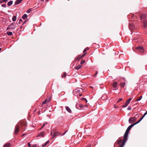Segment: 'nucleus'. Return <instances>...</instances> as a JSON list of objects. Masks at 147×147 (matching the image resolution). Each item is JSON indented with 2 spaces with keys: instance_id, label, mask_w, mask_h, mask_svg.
Listing matches in <instances>:
<instances>
[{
  "instance_id": "1",
  "label": "nucleus",
  "mask_w": 147,
  "mask_h": 147,
  "mask_svg": "<svg viewBox=\"0 0 147 147\" xmlns=\"http://www.w3.org/2000/svg\"><path fill=\"white\" fill-rule=\"evenodd\" d=\"M83 92V90L81 88H77L75 89L73 91V93L74 95L75 96H77V94L78 93H82Z\"/></svg>"
},
{
  "instance_id": "2",
  "label": "nucleus",
  "mask_w": 147,
  "mask_h": 147,
  "mask_svg": "<svg viewBox=\"0 0 147 147\" xmlns=\"http://www.w3.org/2000/svg\"><path fill=\"white\" fill-rule=\"evenodd\" d=\"M128 132L125 131L123 136V140L122 143L121 145L123 146L128 139Z\"/></svg>"
},
{
  "instance_id": "3",
  "label": "nucleus",
  "mask_w": 147,
  "mask_h": 147,
  "mask_svg": "<svg viewBox=\"0 0 147 147\" xmlns=\"http://www.w3.org/2000/svg\"><path fill=\"white\" fill-rule=\"evenodd\" d=\"M53 132L51 131V136H53L52 138V139L54 138H56L57 136H59L61 134V133L60 132L58 131L54 132L53 135Z\"/></svg>"
},
{
  "instance_id": "4",
  "label": "nucleus",
  "mask_w": 147,
  "mask_h": 147,
  "mask_svg": "<svg viewBox=\"0 0 147 147\" xmlns=\"http://www.w3.org/2000/svg\"><path fill=\"white\" fill-rule=\"evenodd\" d=\"M136 49L141 54H143L144 52V49L142 46H140L138 47H136Z\"/></svg>"
},
{
  "instance_id": "5",
  "label": "nucleus",
  "mask_w": 147,
  "mask_h": 147,
  "mask_svg": "<svg viewBox=\"0 0 147 147\" xmlns=\"http://www.w3.org/2000/svg\"><path fill=\"white\" fill-rule=\"evenodd\" d=\"M136 117H133L130 118L129 120V123H133L136 120Z\"/></svg>"
},
{
  "instance_id": "6",
  "label": "nucleus",
  "mask_w": 147,
  "mask_h": 147,
  "mask_svg": "<svg viewBox=\"0 0 147 147\" xmlns=\"http://www.w3.org/2000/svg\"><path fill=\"white\" fill-rule=\"evenodd\" d=\"M16 27L14 23H12L9 26V29H15Z\"/></svg>"
},
{
  "instance_id": "7",
  "label": "nucleus",
  "mask_w": 147,
  "mask_h": 147,
  "mask_svg": "<svg viewBox=\"0 0 147 147\" xmlns=\"http://www.w3.org/2000/svg\"><path fill=\"white\" fill-rule=\"evenodd\" d=\"M117 82H113L112 84L113 87L114 88L113 90H116L117 89Z\"/></svg>"
},
{
  "instance_id": "8",
  "label": "nucleus",
  "mask_w": 147,
  "mask_h": 147,
  "mask_svg": "<svg viewBox=\"0 0 147 147\" xmlns=\"http://www.w3.org/2000/svg\"><path fill=\"white\" fill-rule=\"evenodd\" d=\"M129 28L131 30H133L135 29L134 25L133 24H129Z\"/></svg>"
},
{
  "instance_id": "9",
  "label": "nucleus",
  "mask_w": 147,
  "mask_h": 147,
  "mask_svg": "<svg viewBox=\"0 0 147 147\" xmlns=\"http://www.w3.org/2000/svg\"><path fill=\"white\" fill-rule=\"evenodd\" d=\"M19 131V127L17 125L16 126L15 129L14 133L16 134H17Z\"/></svg>"
},
{
  "instance_id": "10",
  "label": "nucleus",
  "mask_w": 147,
  "mask_h": 147,
  "mask_svg": "<svg viewBox=\"0 0 147 147\" xmlns=\"http://www.w3.org/2000/svg\"><path fill=\"white\" fill-rule=\"evenodd\" d=\"M23 1V0H17L15 2V4L14 5V6L17 5L18 4L20 3L22 1Z\"/></svg>"
},
{
  "instance_id": "11",
  "label": "nucleus",
  "mask_w": 147,
  "mask_h": 147,
  "mask_svg": "<svg viewBox=\"0 0 147 147\" xmlns=\"http://www.w3.org/2000/svg\"><path fill=\"white\" fill-rule=\"evenodd\" d=\"M45 132H42L40 133V134H38V137H43L45 135Z\"/></svg>"
},
{
  "instance_id": "12",
  "label": "nucleus",
  "mask_w": 147,
  "mask_h": 147,
  "mask_svg": "<svg viewBox=\"0 0 147 147\" xmlns=\"http://www.w3.org/2000/svg\"><path fill=\"white\" fill-rule=\"evenodd\" d=\"M144 27H147V20L146 19L144 20Z\"/></svg>"
},
{
  "instance_id": "13",
  "label": "nucleus",
  "mask_w": 147,
  "mask_h": 147,
  "mask_svg": "<svg viewBox=\"0 0 147 147\" xmlns=\"http://www.w3.org/2000/svg\"><path fill=\"white\" fill-rule=\"evenodd\" d=\"M65 109L69 113H71V111L70 109L68 107H66Z\"/></svg>"
},
{
  "instance_id": "14",
  "label": "nucleus",
  "mask_w": 147,
  "mask_h": 147,
  "mask_svg": "<svg viewBox=\"0 0 147 147\" xmlns=\"http://www.w3.org/2000/svg\"><path fill=\"white\" fill-rule=\"evenodd\" d=\"M62 120V117H59L56 120V121H56V122H57L58 123H59V122H60Z\"/></svg>"
},
{
  "instance_id": "15",
  "label": "nucleus",
  "mask_w": 147,
  "mask_h": 147,
  "mask_svg": "<svg viewBox=\"0 0 147 147\" xmlns=\"http://www.w3.org/2000/svg\"><path fill=\"white\" fill-rule=\"evenodd\" d=\"M132 127V126L131 125L128 127L127 129L126 130V131L129 133Z\"/></svg>"
},
{
  "instance_id": "16",
  "label": "nucleus",
  "mask_w": 147,
  "mask_h": 147,
  "mask_svg": "<svg viewBox=\"0 0 147 147\" xmlns=\"http://www.w3.org/2000/svg\"><path fill=\"white\" fill-rule=\"evenodd\" d=\"M145 18V15L144 14H142L140 16V18L141 19H144Z\"/></svg>"
},
{
  "instance_id": "17",
  "label": "nucleus",
  "mask_w": 147,
  "mask_h": 147,
  "mask_svg": "<svg viewBox=\"0 0 147 147\" xmlns=\"http://www.w3.org/2000/svg\"><path fill=\"white\" fill-rule=\"evenodd\" d=\"M13 1H10L8 2L7 3V5L8 6H11L13 3Z\"/></svg>"
},
{
  "instance_id": "18",
  "label": "nucleus",
  "mask_w": 147,
  "mask_h": 147,
  "mask_svg": "<svg viewBox=\"0 0 147 147\" xmlns=\"http://www.w3.org/2000/svg\"><path fill=\"white\" fill-rule=\"evenodd\" d=\"M81 68V65H78L76 67H75V69H79Z\"/></svg>"
},
{
  "instance_id": "19",
  "label": "nucleus",
  "mask_w": 147,
  "mask_h": 147,
  "mask_svg": "<svg viewBox=\"0 0 147 147\" xmlns=\"http://www.w3.org/2000/svg\"><path fill=\"white\" fill-rule=\"evenodd\" d=\"M122 140L121 139H119L117 141V143L118 144H120Z\"/></svg>"
},
{
  "instance_id": "20",
  "label": "nucleus",
  "mask_w": 147,
  "mask_h": 147,
  "mask_svg": "<svg viewBox=\"0 0 147 147\" xmlns=\"http://www.w3.org/2000/svg\"><path fill=\"white\" fill-rule=\"evenodd\" d=\"M131 98H129L125 102L127 104H128L129 103L130 101L131 100Z\"/></svg>"
},
{
  "instance_id": "21",
  "label": "nucleus",
  "mask_w": 147,
  "mask_h": 147,
  "mask_svg": "<svg viewBox=\"0 0 147 147\" xmlns=\"http://www.w3.org/2000/svg\"><path fill=\"white\" fill-rule=\"evenodd\" d=\"M10 146V144L9 143H7L4 145V147H9Z\"/></svg>"
},
{
  "instance_id": "22",
  "label": "nucleus",
  "mask_w": 147,
  "mask_h": 147,
  "mask_svg": "<svg viewBox=\"0 0 147 147\" xmlns=\"http://www.w3.org/2000/svg\"><path fill=\"white\" fill-rule=\"evenodd\" d=\"M27 15L26 14H25L22 17V18L24 19H25L27 18Z\"/></svg>"
},
{
  "instance_id": "23",
  "label": "nucleus",
  "mask_w": 147,
  "mask_h": 147,
  "mask_svg": "<svg viewBox=\"0 0 147 147\" xmlns=\"http://www.w3.org/2000/svg\"><path fill=\"white\" fill-rule=\"evenodd\" d=\"M125 82H123L121 84V87L123 88L124 87L125 85Z\"/></svg>"
},
{
  "instance_id": "24",
  "label": "nucleus",
  "mask_w": 147,
  "mask_h": 147,
  "mask_svg": "<svg viewBox=\"0 0 147 147\" xmlns=\"http://www.w3.org/2000/svg\"><path fill=\"white\" fill-rule=\"evenodd\" d=\"M128 105V104H127L125 102V104L122 106V107L123 108H124L126 107Z\"/></svg>"
},
{
  "instance_id": "25",
  "label": "nucleus",
  "mask_w": 147,
  "mask_h": 147,
  "mask_svg": "<svg viewBox=\"0 0 147 147\" xmlns=\"http://www.w3.org/2000/svg\"><path fill=\"white\" fill-rule=\"evenodd\" d=\"M16 16H14L12 18V20L13 22H15L16 21Z\"/></svg>"
},
{
  "instance_id": "26",
  "label": "nucleus",
  "mask_w": 147,
  "mask_h": 147,
  "mask_svg": "<svg viewBox=\"0 0 147 147\" xmlns=\"http://www.w3.org/2000/svg\"><path fill=\"white\" fill-rule=\"evenodd\" d=\"M7 35L9 36H10L12 34V32H7Z\"/></svg>"
},
{
  "instance_id": "27",
  "label": "nucleus",
  "mask_w": 147,
  "mask_h": 147,
  "mask_svg": "<svg viewBox=\"0 0 147 147\" xmlns=\"http://www.w3.org/2000/svg\"><path fill=\"white\" fill-rule=\"evenodd\" d=\"M86 54V53H85L83 55H82L81 57H78L77 58H76V59L78 60H79L81 58H82V57H83V56H84V55Z\"/></svg>"
},
{
  "instance_id": "28",
  "label": "nucleus",
  "mask_w": 147,
  "mask_h": 147,
  "mask_svg": "<svg viewBox=\"0 0 147 147\" xmlns=\"http://www.w3.org/2000/svg\"><path fill=\"white\" fill-rule=\"evenodd\" d=\"M82 101H85L86 102V103H87V102H88V101L87 100V99L85 98H83L82 99Z\"/></svg>"
},
{
  "instance_id": "29",
  "label": "nucleus",
  "mask_w": 147,
  "mask_h": 147,
  "mask_svg": "<svg viewBox=\"0 0 147 147\" xmlns=\"http://www.w3.org/2000/svg\"><path fill=\"white\" fill-rule=\"evenodd\" d=\"M142 98V96H140L136 100V101H140V100H141Z\"/></svg>"
},
{
  "instance_id": "30",
  "label": "nucleus",
  "mask_w": 147,
  "mask_h": 147,
  "mask_svg": "<svg viewBox=\"0 0 147 147\" xmlns=\"http://www.w3.org/2000/svg\"><path fill=\"white\" fill-rule=\"evenodd\" d=\"M32 10V9H29L26 11V12L29 13Z\"/></svg>"
},
{
  "instance_id": "31",
  "label": "nucleus",
  "mask_w": 147,
  "mask_h": 147,
  "mask_svg": "<svg viewBox=\"0 0 147 147\" xmlns=\"http://www.w3.org/2000/svg\"><path fill=\"white\" fill-rule=\"evenodd\" d=\"M48 142H49V141H47V142H46L43 145H42V146L43 147L45 146L48 143Z\"/></svg>"
},
{
  "instance_id": "32",
  "label": "nucleus",
  "mask_w": 147,
  "mask_h": 147,
  "mask_svg": "<svg viewBox=\"0 0 147 147\" xmlns=\"http://www.w3.org/2000/svg\"><path fill=\"white\" fill-rule=\"evenodd\" d=\"M138 123H139V122H138V121L137 122H136L134 124H132L131 125L132 126V127H133L134 125L137 124Z\"/></svg>"
},
{
  "instance_id": "33",
  "label": "nucleus",
  "mask_w": 147,
  "mask_h": 147,
  "mask_svg": "<svg viewBox=\"0 0 147 147\" xmlns=\"http://www.w3.org/2000/svg\"><path fill=\"white\" fill-rule=\"evenodd\" d=\"M47 102V100H45V101H43L42 102V104H45Z\"/></svg>"
},
{
  "instance_id": "34",
  "label": "nucleus",
  "mask_w": 147,
  "mask_h": 147,
  "mask_svg": "<svg viewBox=\"0 0 147 147\" xmlns=\"http://www.w3.org/2000/svg\"><path fill=\"white\" fill-rule=\"evenodd\" d=\"M66 73L65 72H64L63 74V75L62 76V78H63V77H65L66 76Z\"/></svg>"
},
{
  "instance_id": "35",
  "label": "nucleus",
  "mask_w": 147,
  "mask_h": 147,
  "mask_svg": "<svg viewBox=\"0 0 147 147\" xmlns=\"http://www.w3.org/2000/svg\"><path fill=\"white\" fill-rule=\"evenodd\" d=\"M79 106L81 108H83L84 107V106L82 104H80Z\"/></svg>"
},
{
  "instance_id": "36",
  "label": "nucleus",
  "mask_w": 147,
  "mask_h": 147,
  "mask_svg": "<svg viewBox=\"0 0 147 147\" xmlns=\"http://www.w3.org/2000/svg\"><path fill=\"white\" fill-rule=\"evenodd\" d=\"M85 62V60H83L81 62L80 64H82L84 63Z\"/></svg>"
},
{
  "instance_id": "37",
  "label": "nucleus",
  "mask_w": 147,
  "mask_h": 147,
  "mask_svg": "<svg viewBox=\"0 0 147 147\" xmlns=\"http://www.w3.org/2000/svg\"><path fill=\"white\" fill-rule=\"evenodd\" d=\"M122 100V98H119V99H118V101H117V102L118 103V102H119L120 101H121Z\"/></svg>"
},
{
  "instance_id": "38",
  "label": "nucleus",
  "mask_w": 147,
  "mask_h": 147,
  "mask_svg": "<svg viewBox=\"0 0 147 147\" xmlns=\"http://www.w3.org/2000/svg\"><path fill=\"white\" fill-rule=\"evenodd\" d=\"M144 117V116H143L142 117V118L140 119L139 120V121H138V122H139V123L142 120V119Z\"/></svg>"
},
{
  "instance_id": "39",
  "label": "nucleus",
  "mask_w": 147,
  "mask_h": 147,
  "mask_svg": "<svg viewBox=\"0 0 147 147\" xmlns=\"http://www.w3.org/2000/svg\"><path fill=\"white\" fill-rule=\"evenodd\" d=\"M1 6L4 7H6V5L5 4H3Z\"/></svg>"
},
{
  "instance_id": "40",
  "label": "nucleus",
  "mask_w": 147,
  "mask_h": 147,
  "mask_svg": "<svg viewBox=\"0 0 147 147\" xmlns=\"http://www.w3.org/2000/svg\"><path fill=\"white\" fill-rule=\"evenodd\" d=\"M127 110H131V107H129L127 108Z\"/></svg>"
},
{
  "instance_id": "41",
  "label": "nucleus",
  "mask_w": 147,
  "mask_h": 147,
  "mask_svg": "<svg viewBox=\"0 0 147 147\" xmlns=\"http://www.w3.org/2000/svg\"><path fill=\"white\" fill-rule=\"evenodd\" d=\"M88 49L87 48H85L83 51V52H85L86 51L88 50Z\"/></svg>"
},
{
  "instance_id": "42",
  "label": "nucleus",
  "mask_w": 147,
  "mask_h": 147,
  "mask_svg": "<svg viewBox=\"0 0 147 147\" xmlns=\"http://www.w3.org/2000/svg\"><path fill=\"white\" fill-rule=\"evenodd\" d=\"M147 114V111H146V112H145L143 115V116H144V117L146 114Z\"/></svg>"
},
{
  "instance_id": "43",
  "label": "nucleus",
  "mask_w": 147,
  "mask_h": 147,
  "mask_svg": "<svg viewBox=\"0 0 147 147\" xmlns=\"http://www.w3.org/2000/svg\"><path fill=\"white\" fill-rule=\"evenodd\" d=\"M5 0H0V3H3V2H4V1H3Z\"/></svg>"
},
{
  "instance_id": "44",
  "label": "nucleus",
  "mask_w": 147,
  "mask_h": 147,
  "mask_svg": "<svg viewBox=\"0 0 147 147\" xmlns=\"http://www.w3.org/2000/svg\"><path fill=\"white\" fill-rule=\"evenodd\" d=\"M28 146L29 147H31V144L30 143H28Z\"/></svg>"
},
{
  "instance_id": "45",
  "label": "nucleus",
  "mask_w": 147,
  "mask_h": 147,
  "mask_svg": "<svg viewBox=\"0 0 147 147\" xmlns=\"http://www.w3.org/2000/svg\"><path fill=\"white\" fill-rule=\"evenodd\" d=\"M139 117V115L138 114H137L136 115V118L138 117Z\"/></svg>"
},
{
  "instance_id": "46",
  "label": "nucleus",
  "mask_w": 147,
  "mask_h": 147,
  "mask_svg": "<svg viewBox=\"0 0 147 147\" xmlns=\"http://www.w3.org/2000/svg\"><path fill=\"white\" fill-rule=\"evenodd\" d=\"M67 131H65L63 134H62V136H63L65 134V133H66V132H67Z\"/></svg>"
},
{
  "instance_id": "47",
  "label": "nucleus",
  "mask_w": 147,
  "mask_h": 147,
  "mask_svg": "<svg viewBox=\"0 0 147 147\" xmlns=\"http://www.w3.org/2000/svg\"><path fill=\"white\" fill-rule=\"evenodd\" d=\"M45 125V124L44 123L43 124V125H42V127L40 128V129H41Z\"/></svg>"
},
{
  "instance_id": "48",
  "label": "nucleus",
  "mask_w": 147,
  "mask_h": 147,
  "mask_svg": "<svg viewBox=\"0 0 147 147\" xmlns=\"http://www.w3.org/2000/svg\"><path fill=\"white\" fill-rule=\"evenodd\" d=\"M98 73V72L97 71H96V74H95L94 75V76H95L96 75L97 73Z\"/></svg>"
},
{
  "instance_id": "49",
  "label": "nucleus",
  "mask_w": 147,
  "mask_h": 147,
  "mask_svg": "<svg viewBox=\"0 0 147 147\" xmlns=\"http://www.w3.org/2000/svg\"><path fill=\"white\" fill-rule=\"evenodd\" d=\"M117 107H118L116 106V105H114V108H117Z\"/></svg>"
},
{
  "instance_id": "50",
  "label": "nucleus",
  "mask_w": 147,
  "mask_h": 147,
  "mask_svg": "<svg viewBox=\"0 0 147 147\" xmlns=\"http://www.w3.org/2000/svg\"><path fill=\"white\" fill-rule=\"evenodd\" d=\"M8 0H5L4 1H4V2H6L8 1Z\"/></svg>"
},
{
  "instance_id": "51",
  "label": "nucleus",
  "mask_w": 147,
  "mask_h": 147,
  "mask_svg": "<svg viewBox=\"0 0 147 147\" xmlns=\"http://www.w3.org/2000/svg\"><path fill=\"white\" fill-rule=\"evenodd\" d=\"M32 147H37V146L35 145H34L32 146Z\"/></svg>"
},
{
  "instance_id": "52",
  "label": "nucleus",
  "mask_w": 147,
  "mask_h": 147,
  "mask_svg": "<svg viewBox=\"0 0 147 147\" xmlns=\"http://www.w3.org/2000/svg\"><path fill=\"white\" fill-rule=\"evenodd\" d=\"M82 94H79V96H82Z\"/></svg>"
},
{
  "instance_id": "53",
  "label": "nucleus",
  "mask_w": 147,
  "mask_h": 147,
  "mask_svg": "<svg viewBox=\"0 0 147 147\" xmlns=\"http://www.w3.org/2000/svg\"><path fill=\"white\" fill-rule=\"evenodd\" d=\"M26 21H27V20H25V21H24V23H23V24H25V23H26Z\"/></svg>"
},
{
  "instance_id": "54",
  "label": "nucleus",
  "mask_w": 147,
  "mask_h": 147,
  "mask_svg": "<svg viewBox=\"0 0 147 147\" xmlns=\"http://www.w3.org/2000/svg\"><path fill=\"white\" fill-rule=\"evenodd\" d=\"M22 21V20L21 19H20V20H19V21L20 22H21Z\"/></svg>"
},
{
  "instance_id": "55",
  "label": "nucleus",
  "mask_w": 147,
  "mask_h": 147,
  "mask_svg": "<svg viewBox=\"0 0 147 147\" xmlns=\"http://www.w3.org/2000/svg\"><path fill=\"white\" fill-rule=\"evenodd\" d=\"M123 146L121 144V146L119 147H123Z\"/></svg>"
},
{
  "instance_id": "56",
  "label": "nucleus",
  "mask_w": 147,
  "mask_h": 147,
  "mask_svg": "<svg viewBox=\"0 0 147 147\" xmlns=\"http://www.w3.org/2000/svg\"><path fill=\"white\" fill-rule=\"evenodd\" d=\"M9 29V27H7V30H8Z\"/></svg>"
},
{
  "instance_id": "57",
  "label": "nucleus",
  "mask_w": 147,
  "mask_h": 147,
  "mask_svg": "<svg viewBox=\"0 0 147 147\" xmlns=\"http://www.w3.org/2000/svg\"><path fill=\"white\" fill-rule=\"evenodd\" d=\"M134 16L133 14L132 15V16H131L132 18L133 17H134Z\"/></svg>"
},
{
  "instance_id": "58",
  "label": "nucleus",
  "mask_w": 147,
  "mask_h": 147,
  "mask_svg": "<svg viewBox=\"0 0 147 147\" xmlns=\"http://www.w3.org/2000/svg\"><path fill=\"white\" fill-rule=\"evenodd\" d=\"M41 1H43L44 0H40Z\"/></svg>"
},
{
  "instance_id": "59",
  "label": "nucleus",
  "mask_w": 147,
  "mask_h": 147,
  "mask_svg": "<svg viewBox=\"0 0 147 147\" xmlns=\"http://www.w3.org/2000/svg\"><path fill=\"white\" fill-rule=\"evenodd\" d=\"M88 105H86V107H88Z\"/></svg>"
},
{
  "instance_id": "60",
  "label": "nucleus",
  "mask_w": 147,
  "mask_h": 147,
  "mask_svg": "<svg viewBox=\"0 0 147 147\" xmlns=\"http://www.w3.org/2000/svg\"><path fill=\"white\" fill-rule=\"evenodd\" d=\"M1 50V48H0V51Z\"/></svg>"
},
{
  "instance_id": "61",
  "label": "nucleus",
  "mask_w": 147,
  "mask_h": 147,
  "mask_svg": "<svg viewBox=\"0 0 147 147\" xmlns=\"http://www.w3.org/2000/svg\"><path fill=\"white\" fill-rule=\"evenodd\" d=\"M22 28V26L20 28Z\"/></svg>"
},
{
  "instance_id": "62",
  "label": "nucleus",
  "mask_w": 147,
  "mask_h": 147,
  "mask_svg": "<svg viewBox=\"0 0 147 147\" xmlns=\"http://www.w3.org/2000/svg\"><path fill=\"white\" fill-rule=\"evenodd\" d=\"M134 40H136V39H134Z\"/></svg>"
},
{
  "instance_id": "63",
  "label": "nucleus",
  "mask_w": 147,
  "mask_h": 147,
  "mask_svg": "<svg viewBox=\"0 0 147 147\" xmlns=\"http://www.w3.org/2000/svg\"><path fill=\"white\" fill-rule=\"evenodd\" d=\"M48 0H46V1H48Z\"/></svg>"
}]
</instances>
